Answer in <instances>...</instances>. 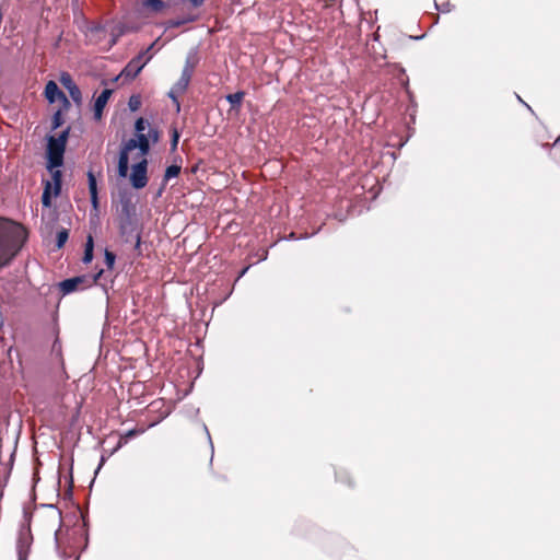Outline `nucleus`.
Returning a JSON list of instances; mask_svg holds the SVG:
<instances>
[{
    "label": "nucleus",
    "instance_id": "obj_33",
    "mask_svg": "<svg viewBox=\"0 0 560 560\" xmlns=\"http://www.w3.org/2000/svg\"><path fill=\"white\" fill-rule=\"evenodd\" d=\"M178 139H179V135H178L177 130L174 129L173 135H172V143H171L173 150H175L177 148Z\"/></svg>",
    "mask_w": 560,
    "mask_h": 560
},
{
    "label": "nucleus",
    "instance_id": "obj_2",
    "mask_svg": "<svg viewBox=\"0 0 560 560\" xmlns=\"http://www.w3.org/2000/svg\"><path fill=\"white\" fill-rule=\"evenodd\" d=\"M153 48V44L150 45L145 50L140 51L133 57L126 67L121 70L119 78L126 80H133L144 68V66L151 60L152 56L149 51Z\"/></svg>",
    "mask_w": 560,
    "mask_h": 560
},
{
    "label": "nucleus",
    "instance_id": "obj_41",
    "mask_svg": "<svg viewBox=\"0 0 560 560\" xmlns=\"http://www.w3.org/2000/svg\"><path fill=\"white\" fill-rule=\"evenodd\" d=\"M75 560H79V558H77Z\"/></svg>",
    "mask_w": 560,
    "mask_h": 560
},
{
    "label": "nucleus",
    "instance_id": "obj_21",
    "mask_svg": "<svg viewBox=\"0 0 560 560\" xmlns=\"http://www.w3.org/2000/svg\"><path fill=\"white\" fill-rule=\"evenodd\" d=\"M182 167L179 165H170L165 170L164 182H167L174 177H177L180 173Z\"/></svg>",
    "mask_w": 560,
    "mask_h": 560
},
{
    "label": "nucleus",
    "instance_id": "obj_22",
    "mask_svg": "<svg viewBox=\"0 0 560 560\" xmlns=\"http://www.w3.org/2000/svg\"><path fill=\"white\" fill-rule=\"evenodd\" d=\"M68 237H69L68 230H66V229L60 230L57 233V237H56V246H57V248H61L66 244Z\"/></svg>",
    "mask_w": 560,
    "mask_h": 560
},
{
    "label": "nucleus",
    "instance_id": "obj_6",
    "mask_svg": "<svg viewBox=\"0 0 560 560\" xmlns=\"http://www.w3.org/2000/svg\"><path fill=\"white\" fill-rule=\"evenodd\" d=\"M59 81L62 84V86L68 91L72 101L77 105H80L82 102V93L80 88L73 81L72 77L68 72H61Z\"/></svg>",
    "mask_w": 560,
    "mask_h": 560
},
{
    "label": "nucleus",
    "instance_id": "obj_8",
    "mask_svg": "<svg viewBox=\"0 0 560 560\" xmlns=\"http://www.w3.org/2000/svg\"><path fill=\"white\" fill-rule=\"evenodd\" d=\"M45 97L48 101V103L52 104L57 100L62 101L65 104H69V101L65 93L59 89L57 83L52 80L48 81V83L45 86Z\"/></svg>",
    "mask_w": 560,
    "mask_h": 560
},
{
    "label": "nucleus",
    "instance_id": "obj_40",
    "mask_svg": "<svg viewBox=\"0 0 560 560\" xmlns=\"http://www.w3.org/2000/svg\"><path fill=\"white\" fill-rule=\"evenodd\" d=\"M560 141V136L558 137V139L556 140V143Z\"/></svg>",
    "mask_w": 560,
    "mask_h": 560
},
{
    "label": "nucleus",
    "instance_id": "obj_1",
    "mask_svg": "<svg viewBox=\"0 0 560 560\" xmlns=\"http://www.w3.org/2000/svg\"><path fill=\"white\" fill-rule=\"evenodd\" d=\"M25 240L26 231L21 224L0 220V268L18 254Z\"/></svg>",
    "mask_w": 560,
    "mask_h": 560
},
{
    "label": "nucleus",
    "instance_id": "obj_20",
    "mask_svg": "<svg viewBox=\"0 0 560 560\" xmlns=\"http://www.w3.org/2000/svg\"><path fill=\"white\" fill-rule=\"evenodd\" d=\"M42 203L44 207H50L51 205V183L48 180L46 182L44 187V191L42 195Z\"/></svg>",
    "mask_w": 560,
    "mask_h": 560
},
{
    "label": "nucleus",
    "instance_id": "obj_29",
    "mask_svg": "<svg viewBox=\"0 0 560 560\" xmlns=\"http://www.w3.org/2000/svg\"><path fill=\"white\" fill-rule=\"evenodd\" d=\"M145 4L151 7L156 12L164 8V2L162 0H145Z\"/></svg>",
    "mask_w": 560,
    "mask_h": 560
},
{
    "label": "nucleus",
    "instance_id": "obj_11",
    "mask_svg": "<svg viewBox=\"0 0 560 560\" xmlns=\"http://www.w3.org/2000/svg\"><path fill=\"white\" fill-rule=\"evenodd\" d=\"M88 183H89V191L91 196V202L94 208H97L98 198H97V183L96 178L92 171L88 172Z\"/></svg>",
    "mask_w": 560,
    "mask_h": 560
},
{
    "label": "nucleus",
    "instance_id": "obj_27",
    "mask_svg": "<svg viewBox=\"0 0 560 560\" xmlns=\"http://www.w3.org/2000/svg\"><path fill=\"white\" fill-rule=\"evenodd\" d=\"M148 122L144 118L140 117L135 122V129L137 135L143 133Z\"/></svg>",
    "mask_w": 560,
    "mask_h": 560
},
{
    "label": "nucleus",
    "instance_id": "obj_24",
    "mask_svg": "<svg viewBox=\"0 0 560 560\" xmlns=\"http://www.w3.org/2000/svg\"><path fill=\"white\" fill-rule=\"evenodd\" d=\"M63 124V118H62V114H61V110H57L54 116H52V121H51V129L52 130H56L58 129L59 127H61Z\"/></svg>",
    "mask_w": 560,
    "mask_h": 560
},
{
    "label": "nucleus",
    "instance_id": "obj_36",
    "mask_svg": "<svg viewBox=\"0 0 560 560\" xmlns=\"http://www.w3.org/2000/svg\"><path fill=\"white\" fill-rule=\"evenodd\" d=\"M248 269H249V266H247V267L243 268V269H242V271L240 272L238 277H237V280H238L240 278H242V277L247 272V270H248Z\"/></svg>",
    "mask_w": 560,
    "mask_h": 560
},
{
    "label": "nucleus",
    "instance_id": "obj_17",
    "mask_svg": "<svg viewBox=\"0 0 560 560\" xmlns=\"http://www.w3.org/2000/svg\"><path fill=\"white\" fill-rule=\"evenodd\" d=\"M191 77L186 74H180L178 81L173 85L175 88V92H180L182 94L186 92L188 85L190 83Z\"/></svg>",
    "mask_w": 560,
    "mask_h": 560
},
{
    "label": "nucleus",
    "instance_id": "obj_35",
    "mask_svg": "<svg viewBox=\"0 0 560 560\" xmlns=\"http://www.w3.org/2000/svg\"><path fill=\"white\" fill-rule=\"evenodd\" d=\"M140 244H141V236H140V234H137V236H136V245H135V247H136V248H139V247H140Z\"/></svg>",
    "mask_w": 560,
    "mask_h": 560
},
{
    "label": "nucleus",
    "instance_id": "obj_4",
    "mask_svg": "<svg viewBox=\"0 0 560 560\" xmlns=\"http://www.w3.org/2000/svg\"><path fill=\"white\" fill-rule=\"evenodd\" d=\"M103 270L97 272L92 278L86 276H79L66 279L59 283V289L63 295L70 294L77 290H83L90 288L96 283L97 279L102 276Z\"/></svg>",
    "mask_w": 560,
    "mask_h": 560
},
{
    "label": "nucleus",
    "instance_id": "obj_28",
    "mask_svg": "<svg viewBox=\"0 0 560 560\" xmlns=\"http://www.w3.org/2000/svg\"><path fill=\"white\" fill-rule=\"evenodd\" d=\"M115 259H116V255L113 252H109L106 249L105 250V264L108 269H112L114 267Z\"/></svg>",
    "mask_w": 560,
    "mask_h": 560
},
{
    "label": "nucleus",
    "instance_id": "obj_38",
    "mask_svg": "<svg viewBox=\"0 0 560 560\" xmlns=\"http://www.w3.org/2000/svg\"><path fill=\"white\" fill-rule=\"evenodd\" d=\"M104 460H105V457L103 456V457L101 458V463H100V465H98V467H97V469H96V472L101 469V467H102V465H103Z\"/></svg>",
    "mask_w": 560,
    "mask_h": 560
},
{
    "label": "nucleus",
    "instance_id": "obj_10",
    "mask_svg": "<svg viewBox=\"0 0 560 560\" xmlns=\"http://www.w3.org/2000/svg\"><path fill=\"white\" fill-rule=\"evenodd\" d=\"M198 62H199L198 49L191 48L186 56V60H185V65H184L182 74L192 77Z\"/></svg>",
    "mask_w": 560,
    "mask_h": 560
},
{
    "label": "nucleus",
    "instance_id": "obj_18",
    "mask_svg": "<svg viewBox=\"0 0 560 560\" xmlns=\"http://www.w3.org/2000/svg\"><path fill=\"white\" fill-rule=\"evenodd\" d=\"M135 149H138L137 137L136 138H131L128 141H126L124 143V145L120 148L119 154L120 155H125V156H129L128 155L129 152L135 150Z\"/></svg>",
    "mask_w": 560,
    "mask_h": 560
},
{
    "label": "nucleus",
    "instance_id": "obj_30",
    "mask_svg": "<svg viewBox=\"0 0 560 560\" xmlns=\"http://www.w3.org/2000/svg\"><path fill=\"white\" fill-rule=\"evenodd\" d=\"M69 133H70V128L68 127L63 131H61L58 137H55V139L57 141L61 142L63 145H67Z\"/></svg>",
    "mask_w": 560,
    "mask_h": 560
},
{
    "label": "nucleus",
    "instance_id": "obj_32",
    "mask_svg": "<svg viewBox=\"0 0 560 560\" xmlns=\"http://www.w3.org/2000/svg\"><path fill=\"white\" fill-rule=\"evenodd\" d=\"M145 136H148L149 141L152 140L153 143L159 141V131L155 128H150L149 132Z\"/></svg>",
    "mask_w": 560,
    "mask_h": 560
},
{
    "label": "nucleus",
    "instance_id": "obj_15",
    "mask_svg": "<svg viewBox=\"0 0 560 560\" xmlns=\"http://www.w3.org/2000/svg\"><path fill=\"white\" fill-rule=\"evenodd\" d=\"M49 172L51 174V178H52V183H54V195L58 196L61 191V178H62L61 171H59L58 168H52Z\"/></svg>",
    "mask_w": 560,
    "mask_h": 560
},
{
    "label": "nucleus",
    "instance_id": "obj_23",
    "mask_svg": "<svg viewBox=\"0 0 560 560\" xmlns=\"http://www.w3.org/2000/svg\"><path fill=\"white\" fill-rule=\"evenodd\" d=\"M141 106V98L139 95H131L128 101V107L131 112H136Z\"/></svg>",
    "mask_w": 560,
    "mask_h": 560
},
{
    "label": "nucleus",
    "instance_id": "obj_37",
    "mask_svg": "<svg viewBox=\"0 0 560 560\" xmlns=\"http://www.w3.org/2000/svg\"><path fill=\"white\" fill-rule=\"evenodd\" d=\"M137 431L136 430H129L127 433H126V436L127 438H131L133 435H136Z\"/></svg>",
    "mask_w": 560,
    "mask_h": 560
},
{
    "label": "nucleus",
    "instance_id": "obj_16",
    "mask_svg": "<svg viewBox=\"0 0 560 560\" xmlns=\"http://www.w3.org/2000/svg\"><path fill=\"white\" fill-rule=\"evenodd\" d=\"M93 247H94L93 237L91 235H89L88 240H86V243H85L84 255H83V258H82V261L84 264H90L92 261V259H93Z\"/></svg>",
    "mask_w": 560,
    "mask_h": 560
},
{
    "label": "nucleus",
    "instance_id": "obj_5",
    "mask_svg": "<svg viewBox=\"0 0 560 560\" xmlns=\"http://www.w3.org/2000/svg\"><path fill=\"white\" fill-rule=\"evenodd\" d=\"M130 184L135 189H142L148 184V161L142 159L131 167Z\"/></svg>",
    "mask_w": 560,
    "mask_h": 560
},
{
    "label": "nucleus",
    "instance_id": "obj_7",
    "mask_svg": "<svg viewBox=\"0 0 560 560\" xmlns=\"http://www.w3.org/2000/svg\"><path fill=\"white\" fill-rule=\"evenodd\" d=\"M32 534L30 529H22L19 534L16 541V552L19 560H27L31 545H32Z\"/></svg>",
    "mask_w": 560,
    "mask_h": 560
},
{
    "label": "nucleus",
    "instance_id": "obj_12",
    "mask_svg": "<svg viewBox=\"0 0 560 560\" xmlns=\"http://www.w3.org/2000/svg\"><path fill=\"white\" fill-rule=\"evenodd\" d=\"M245 93L243 91H237L232 94H228L225 96L226 101L232 105V108L238 109L243 102Z\"/></svg>",
    "mask_w": 560,
    "mask_h": 560
},
{
    "label": "nucleus",
    "instance_id": "obj_3",
    "mask_svg": "<svg viewBox=\"0 0 560 560\" xmlns=\"http://www.w3.org/2000/svg\"><path fill=\"white\" fill-rule=\"evenodd\" d=\"M66 151V145L55 139V136L47 137V164L46 167L48 171L52 168H58L63 164V155Z\"/></svg>",
    "mask_w": 560,
    "mask_h": 560
},
{
    "label": "nucleus",
    "instance_id": "obj_25",
    "mask_svg": "<svg viewBox=\"0 0 560 560\" xmlns=\"http://www.w3.org/2000/svg\"><path fill=\"white\" fill-rule=\"evenodd\" d=\"M195 20H196L195 15H187L186 18H183V19L172 20L170 22V25L178 27V26H180V25H183L185 23L194 22Z\"/></svg>",
    "mask_w": 560,
    "mask_h": 560
},
{
    "label": "nucleus",
    "instance_id": "obj_14",
    "mask_svg": "<svg viewBox=\"0 0 560 560\" xmlns=\"http://www.w3.org/2000/svg\"><path fill=\"white\" fill-rule=\"evenodd\" d=\"M137 145L142 155H147L150 151L149 137L145 133L137 135Z\"/></svg>",
    "mask_w": 560,
    "mask_h": 560
},
{
    "label": "nucleus",
    "instance_id": "obj_9",
    "mask_svg": "<svg viewBox=\"0 0 560 560\" xmlns=\"http://www.w3.org/2000/svg\"><path fill=\"white\" fill-rule=\"evenodd\" d=\"M113 91L109 90V89H105L102 91V93L96 97L95 102H94V107H93V112H94V118L96 120L101 119L102 118V115H103V110H104V107L106 106L110 95H112Z\"/></svg>",
    "mask_w": 560,
    "mask_h": 560
},
{
    "label": "nucleus",
    "instance_id": "obj_19",
    "mask_svg": "<svg viewBox=\"0 0 560 560\" xmlns=\"http://www.w3.org/2000/svg\"><path fill=\"white\" fill-rule=\"evenodd\" d=\"M51 355L55 357L56 359H58L61 364L63 363V361H62V347H61V342H60L58 336H56V338H55V340L52 342Z\"/></svg>",
    "mask_w": 560,
    "mask_h": 560
},
{
    "label": "nucleus",
    "instance_id": "obj_39",
    "mask_svg": "<svg viewBox=\"0 0 560 560\" xmlns=\"http://www.w3.org/2000/svg\"><path fill=\"white\" fill-rule=\"evenodd\" d=\"M517 100H518L520 102L524 103V102H523V100H522V97H520L518 95H517Z\"/></svg>",
    "mask_w": 560,
    "mask_h": 560
},
{
    "label": "nucleus",
    "instance_id": "obj_13",
    "mask_svg": "<svg viewBox=\"0 0 560 560\" xmlns=\"http://www.w3.org/2000/svg\"><path fill=\"white\" fill-rule=\"evenodd\" d=\"M129 170V156L120 155L118 156V165H117V173L118 176L121 178H125L128 174Z\"/></svg>",
    "mask_w": 560,
    "mask_h": 560
},
{
    "label": "nucleus",
    "instance_id": "obj_34",
    "mask_svg": "<svg viewBox=\"0 0 560 560\" xmlns=\"http://www.w3.org/2000/svg\"><path fill=\"white\" fill-rule=\"evenodd\" d=\"M188 1L191 3V5L194 8H200L205 2V0H188Z\"/></svg>",
    "mask_w": 560,
    "mask_h": 560
},
{
    "label": "nucleus",
    "instance_id": "obj_26",
    "mask_svg": "<svg viewBox=\"0 0 560 560\" xmlns=\"http://www.w3.org/2000/svg\"><path fill=\"white\" fill-rule=\"evenodd\" d=\"M180 94H182L180 92H175L174 86H172L170 92L167 93L168 97L172 100L173 104L175 105L177 112H179V109H180V104L178 101V95H180Z\"/></svg>",
    "mask_w": 560,
    "mask_h": 560
},
{
    "label": "nucleus",
    "instance_id": "obj_31",
    "mask_svg": "<svg viewBox=\"0 0 560 560\" xmlns=\"http://www.w3.org/2000/svg\"><path fill=\"white\" fill-rule=\"evenodd\" d=\"M436 5V9L440 10L441 12L443 13H447V12H451L452 9L454 8L453 4H451V2L446 1L442 4H435Z\"/></svg>",
    "mask_w": 560,
    "mask_h": 560
}]
</instances>
